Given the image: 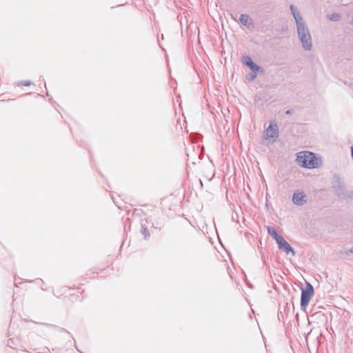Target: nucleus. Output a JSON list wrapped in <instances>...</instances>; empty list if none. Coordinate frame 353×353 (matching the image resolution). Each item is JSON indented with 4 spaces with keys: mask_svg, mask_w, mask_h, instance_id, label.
Wrapping results in <instances>:
<instances>
[{
    "mask_svg": "<svg viewBox=\"0 0 353 353\" xmlns=\"http://www.w3.org/2000/svg\"><path fill=\"white\" fill-rule=\"evenodd\" d=\"M268 233L270 235L276 242L279 240L282 236L279 235L274 227L268 226L267 227Z\"/></svg>",
    "mask_w": 353,
    "mask_h": 353,
    "instance_id": "obj_11",
    "label": "nucleus"
},
{
    "mask_svg": "<svg viewBox=\"0 0 353 353\" xmlns=\"http://www.w3.org/2000/svg\"><path fill=\"white\" fill-rule=\"evenodd\" d=\"M45 349H46L47 351L50 352V350H49V348H48V347H45Z\"/></svg>",
    "mask_w": 353,
    "mask_h": 353,
    "instance_id": "obj_21",
    "label": "nucleus"
},
{
    "mask_svg": "<svg viewBox=\"0 0 353 353\" xmlns=\"http://www.w3.org/2000/svg\"><path fill=\"white\" fill-rule=\"evenodd\" d=\"M31 81H23L21 82V85H24V86H29L31 85Z\"/></svg>",
    "mask_w": 353,
    "mask_h": 353,
    "instance_id": "obj_15",
    "label": "nucleus"
},
{
    "mask_svg": "<svg viewBox=\"0 0 353 353\" xmlns=\"http://www.w3.org/2000/svg\"><path fill=\"white\" fill-rule=\"evenodd\" d=\"M341 19V16L338 13H334L329 16V19L332 21H338Z\"/></svg>",
    "mask_w": 353,
    "mask_h": 353,
    "instance_id": "obj_12",
    "label": "nucleus"
},
{
    "mask_svg": "<svg viewBox=\"0 0 353 353\" xmlns=\"http://www.w3.org/2000/svg\"><path fill=\"white\" fill-rule=\"evenodd\" d=\"M276 243L280 250H283L287 254H291L292 256L295 255V252L290 243L286 241L283 236L277 240Z\"/></svg>",
    "mask_w": 353,
    "mask_h": 353,
    "instance_id": "obj_5",
    "label": "nucleus"
},
{
    "mask_svg": "<svg viewBox=\"0 0 353 353\" xmlns=\"http://www.w3.org/2000/svg\"><path fill=\"white\" fill-rule=\"evenodd\" d=\"M296 161L299 165L305 168H315L318 166V160L313 152L302 151L296 154Z\"/></svg>",
    "mask_w": 353,
    "mask_h": 353,
    "instance_id": "obj_2",
    "label": "nucleus"
},
{
    "mask_svg": "<svg viewBox=\"0 0 353 353\" xmlns=\"http://www.w3.org/2000/svg\"><path fill=\"white\" fill-rule=\"evenodd\" d=\"M350 252L353 254V248L350 250Z\"/></svg>",
    "mask_w": 353,
    "mask_h": 353,
    "instance_id": "obj_20",
    "label": "nucleus"
},
{
    "mask_svg": "<svg viewBox=\"0 0 353 353\" xmlns=\"http://www.w3.org/2000/svg\"><path fill=\"white\" fill-rule=\"evenodd\" d=\"M256 72H251L248 76H247V79L249 81H252L255 79V78L256 77Z\"/></svg>",
    "mask_w": 353,
    "mask_h": 353,
    "instance_id": "obj_13",
    "label": "nucleus"
},
{
    "mask_svg": "<svg viewBox=\"0 0 353 353\" xmlns=\"http://www.w3.org/2000/svg\"><path fill=\"white\" fill-rule=\"evenodd\" d=\"M41 325H43L45 326H47V327H54L53 325H51V324H46V323H40Z\"/></svg>",
    "mask_w": 353,
    "mask_h": 353,
    "instance_id": "obj_16",
    "label": "nucleus"
},
{
    "mask_svg": "<svg viewBox=\"0 0 353 353\" xmlns=\"http://www.w3.org/2000/svg\"><path fill=\"white\" fill-rule=\"evenodd\" d=\"M352 199H353V191L347 192V194H346L345 200L350 201Z\"/></svg>",
    "mask_w": 353,
    "mask_h": 353,
    "instance_id": "obj_14",
    "label": "nucleus"
},
{
    "mask_svg": "<svg viewBox=\"0 0 353 353\" xmlns=\"http://www.w3.org/2000/svg\"><path fill=\"white\" fill-rule=\"evenodd\" d=\"M61 330H62V331H64V332H67V333H68V334H70V332H69L68 331H67L65 329H63H63H61Z\"/></svg>",
    "mask_w": 353,
    "mask_h": 353,
    "instance_id": "obj_19",
    "label": "nucleus"
},
{
    "mask_svg": "<svg viewBox=\"0 0 353 353\" xmlns=\"http://www.w3.org/2000/svg\"><path fill=\"white\" fill-rule=\"evenodd\" d=\"M335 191L339 198L344 200L345 199L347 191L344 185L339 182L338 185L335 188Z\"/></svg>",
    "mask_w": 353,
    "mask_h": 353,
    "instance_id": "obj_10",
    "label": "nucleus"
},
{
    "mask_svg": "<svg viewBox=\"0 0 353 353\" xmlns=\"http://www.w3.org/2000/svg\"><path fill=\"white\" fill-rule=\"evenodd\" d=\"M314 288L311 283L306 282V287L304 289H301V308H305L310 301L311 297L314 295Z\"/></svg>",
    "mask_w": 353,
    "mask_h": 353,
    "instance_id": "obj_3",
    "label": "nucleus"
},
{
    "mask_svg": "<svg viewBox=\"0 0 353 353\" xmlns=\"http://www.w3.org/2000/svg\"><path fill=\"white\" fill-rule=\"evenodd\" d=\"M290 9L296 22L297 34L302 47L305 50L310 51L312 48V41L309 29L296 7L290 5Z\"/></svg>",
    "mask_w": 353,
    "mask_h": 353,
    "instance_id": "obj_1",
    "label": "nucleus"
},
{
    "mask_svg": "<svg viewBox=\"0 0 353 353\" xmlns=\"http://www.w3.org/2000/svg\"><path fill=\"white\" fill-rule=\"evenodd\" d=\"M292 201L296 205H303L307 201L306 195L303 192H295L292 196Z\"/></svg>",
    "mask_w": 353,
    "mask_h": 353,
    "instance_id": "obj_7",
    "label": "nucleus"
},
{
    "mask_svg": "<svg viewBox=\"0 0 353 353\" xmlns=\"http://www.w3.org/2000/svg\"><path fill=\"white\" fill-rule=\"evenodd\" d=\"M285 113H286L287 114H290L291 113V110H288L285 112Z\"/></svg>",
    "mask_w": 353,
    "mask_h": 353,
    "instance_id": "obj_18",
    "label": "nucleus"
},
{
    "mask_svg": "<svg viewBox=\"0 0 353 353\" xmlns=\"http://www.w3.org/2000/svg\"><path fill=\"white\" fill-rule=\"evenodd\" d=\"M279 137L278 127L276 123L270 122L269 126L265 130V138H277Z\"/></svg>",
    "mask_w": 353,
    "mask_h": 353,
    "instance_id": "obj_6",
    "label": "nucleus"
},
{
    "mask_svg": "<svg viewBox=\"0 0 353 353\" xmlns=\"http://www.w3.org/2000/svg\"><path fill=\"white\" fill-rule=\"evenodd\" d=\"M243 63L246 66H248L252 72H259L261 70V68L256 65L255 63H254L250 57H243Z\"/></svg>",
    "mask_w": 353,
    "mask_h": 353,
    "instance_id": "obj_8",
    "label": "nucleus"
},
{
    "mask_svg": "<svg viewBox=\"0 0 353 353\" xmlns=\"http://www.w3.org/2000/svg\"><path fill=\"white\" fill-rule=\"evenodd\" d=\"M239 21L243 26H245L248 29H252L254 27L252 19L248 14H241L239 17Z\"/></svg>",
    "mask_w": 353,
    "mask_h": 353,
    "instance_id": "obj_9",
    "label": "nucleus"
},
{
    "mask_svg": "<svg viewBox=\"0 0 353 353\" xmlns=\"http://www.w3.org/2000/svg\"><path fill=\"white\" fill-rule=\"evenodd\" d=\"M35 282L37 283H39V282L43 283V281L42 279H37L35 280Z\"/></svg>",
    "mask_w": 353,
    "mask_h": 353,
    "instance_id": "obj_17",
    "label": "nucleus"
},
{
    "mask_svg": "<svg viewBox=\"0 0 353 353\" xmlns=\"http://www.w3.org/2000/svg\"><path fill=\"white\" fill-rule=\"evenodd\" d=\"M140 225V232L144 236V239H147L150 236V234L148 231V227L153 226V223L152 222L151 219L147 217L141 219Z\"/></svg>",
    "mask_w": 353,
    "mask_h": 353,
    "instance_id": "obj_4",
    "label": "nucleus"
}]
</instances>
